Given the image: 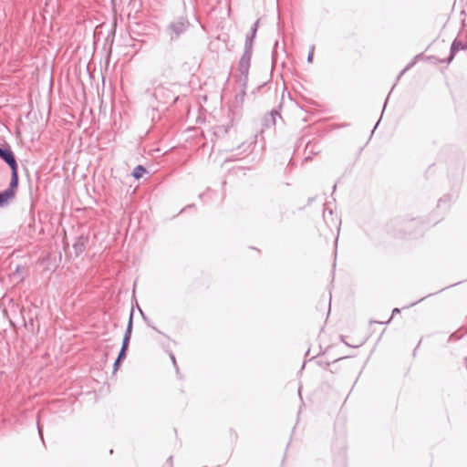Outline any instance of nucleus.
<instances>
[{
	"label": "nucleus",
	"instance_id": "nucleus-1",
	"mask_svg": "<svg viewBox=\"0 0 467 467\" xmlns=\"http://www.w3.org/2000/svg\"><path fill=\"white\" fill-rule=\"evenodd\" d=\"M257 24L258 21L252 27V36L251 37H247L245 41V50L244 55L242 56L239 64H238V70L244 78L247 77L249 68H250V62H251V57H252V46H253V39L255 36L256 30H257Z\"/></svg>",
	"mask_w": 467,
	"mask_h": 467
},
{
	"label": "nucleus",
	"instance_id": "nucleus-2",
	"mask_svg": "<svg viewBox=\"0 0 467 467\" xmlns=\"http://www.w3.org/2000/svg\"><path fill=\"white\" fill-rule=\"evenodd\" d=\"M0 158L10 167V169L17 168V163L13 151L9 146L0 147Z\"/></svg>",
	"mask_w": 467,
	"mask_h": 467
},
{
	"label": "nucleus",
	"instance_id": "nucleus-3",
	"mask_svg": "<svg viewBox=\"0 0 467 467\" xmlns=\"http://www.w3.org/2000/svg\"><path fill=\"white\" fill-rule=\"evenodd\" d=\"M131 331H132V314H130L129 324H128V327H127V329H126V332H125V335H124L122 348H121V350H120V352L119 354V357H118L119 360H121L122 358H125V352H126V349L128 348V344H129L130 339Z\"/></svg>",
	"mask_w": 467,
	"mask_h": 467
},
{
	"label": "nucleus",
	"instance_id": "nucleus-4",
	"mask_svg": "<svg viewBox=\"0 0 467 467\" xmlns=\"http://www.w3.org/2000/svg\"><path fill=\"white\" fill-rule=\"evenodd\" d=\"M189 26L188 21L184 18H180L179 20L172 23L170 26L171 32L174 34L175 37H178L182 32H184Z\"/></svg>",
	"mask_w": 467,
	"mask_h": 467
},
{
	"label": "nucleus",
	"instance_id": "nucleus-5",
	"mask_svg": "<svg viewBox=\"0 0 467 467\" xmlns=\"http://www.w3.org/2000/svg\"><path fill=\"white\" fill-rule=\"evenodd\" d=\"M15 196L12 189H6L0 192V207L6 205Z\"/></svg>",
	"mask_w": 467,
	"mask_h": 467
},
{
	"label": "nucleus",
	"instance_id": "nucleus-6",
	"mask_svg": "<svg viewBox=\"0 0 467 467\" xmlns=\"http://www.w3.org/2000/svg\"><path fill=\"white\" fill-rule=\"evenodd\" d=\"M462 49H464V45L461 41L455 39L451 47V56L449 57V61H451L453 58V56L457 51Z\"/></svg>",
	"mask_w": 467,
	"mask_h": 467
},
{
	"label": "nucleus",
	"instance_id": "nucleus-7",
	"mask_svg": "<svg viewBox=\"0 0 467 467\" xmlns=\"http://www.w3.org/2000/svg\"><path fill=\"white\" fill-rule=\"evenodd\" d=\"M12 178L10 182V186L8 189H12L15 192V189L17 187L18 183V176H17V168L12 169Z\"/></svg>",
	"mask_w": 467,
	"mask_h": 467
},
{
	"label": "nucleus",
	"instance_id": "nucleus-8",
	"mask_svg": "<svg viewBox=\"0 0 467 467\" xmlns=\"http://www.w3.org/2000/svg\"><path fill=\"white\" fill-rule=\"evenodd\" d=\"M145 172H146V169L143 166H141V165H138L133 170L132 175H133L134 178L140 179V178H141L143 176V174Z\"/></svg>",
	"mask_w": 467,
	"mask_h": 467
},
{
	"label": "nucleus",
	"instance_id": "nucleus-9",
	"mask_svg": "<svg viewBox=\"0 0 467 467\" xmlns=\"http://www.w3.org/2000/svg\"><path fill=\"white\" fill-rule=\"evenodd\" d=\"M314 51H315V46H312L310 47V51H309V54H308V57H307V62L308 63H312L313 62Z\"/></svg>",
	"mask_w": 467,
	"mask_h": 467
},
{
	"label": "nucleus",
	"instance_id": "nucleus-10",
	"mask_svg": "<svg viewBox=\"0 0 467 467\" xmlns=\"http://www.w3.org/2000/svg\"><path fill=\"white\" fill-rule=\"evenodd\" d=\"M119 362H120V360H119V359L117 358V360H116V361H115V363H114V370H117V369H118L119 365Z\"/></svg>",
	"mask_w": 467,
	"mask_h": 467
},
{
	"label": "nucleus",
	"instance_id": "nucleus-11",
	"mask_svg": "<svg viewBox=\"0 0 467 467\" xmlns=\"http://www.w3.org/2000/svg\"><path fill=\"white\" fill-rule=\"evenodd\" d=\"M399 312H400V309L399 308H395L392 313L393 314H398Z\"/></svg>",
	"mask_w": 467,
	"mask_h": 467
},
{
	"label": "nucleus",
	"instance_id": "nucleus-12",
	"mask_svg": "<svg viewBox=\"0 0 467 467\" xmlns=\"http://www.w3.org/2000/svg\"><path fill=\"white\" fill-rule=\"evenodd\" d=\"M38 431H39V433L41 434V428H40V426H39V425H38Z\"/></svg>",
	"mask_w": 467,
	"mask_h": 467
},
{
	"label": "nucleus",
	"instance_id": "nucleus-13",
	"mask_svg": "<svg viewBox=\"0 0 467 467\" xmlns=\"http://www.w3.org/2000/svg\"><path fill=\"white\" fill-rule=\"evenodd\" d=\"M173 363H175V358L171 357Z\"/></svg>",
	"mask_w": 467,
	"mask_h": 467
}]
</instances>
